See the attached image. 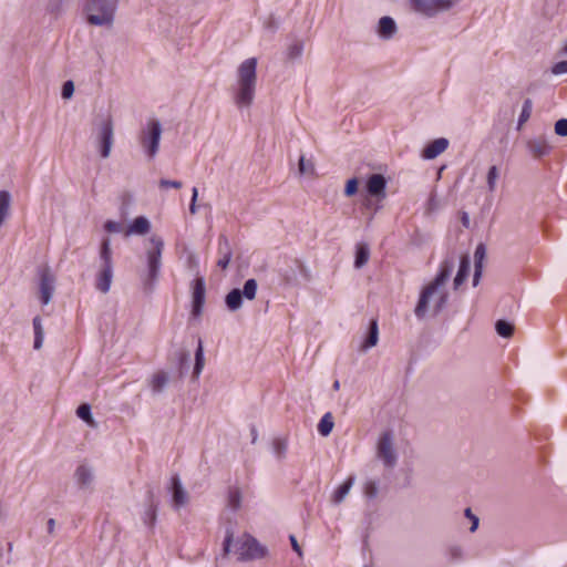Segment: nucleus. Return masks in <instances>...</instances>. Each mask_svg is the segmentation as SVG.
Here are the masks:
<instances>
[{
	"label": "nucleus",
	"instance_id": "6",
	"mask_svg": "<svg viewBox=\"0 0 567 567\" xmlns=\"http://www.w3.org/2000/svg\"><path fill=\"white\" fill-rule=\"evenodd\" d=\"M394 434L391 430L383 431L375 445V456L382 462L385 468L392 470L396 466L399 454L394 445Z\"/></svg>",
	"mask_w": 567,
	"mask_h": 567
},
{
	"label": "nucleus",
	"instance_id": "34",
	"mask_svg": "<svg viewBox=\"0 0 567 567\" xmlns=\"http://www.w3.org/2000/svg\"><path fill=\"white\" fill-rule=\"evenodd\" d=\"M101 259L103 265H111L112 260V250H111V241L109 238H104L101 245Z\"/></svg>",
	"mask_w": 567,
	"mask_h": 567
},
{
	"label": "nucleus",
	"instance_id": "3",
	"mask_svg": "<svg viewBox=\"0 0 567 567\" xmlns=\"http://www.w3.org/2000/svg\"><path fill=\"white\" fill-rule=\"evenodd\" d=\"M456 262H458V270L454 278L453 284H464L467 280L471 270V260L467 255L457 257L455 254H451L446 257L441 266L436 278L431 284H444L452 275Z\"/></svg>",
	"mask_w": 567,
	"mask_h": 567
},
{
	"label": "nucleus",
	"instance_id": "54",
	"mask_svg": "<svg viewBox=\"0 0 567 567\" xmlns=\"http://www.w3.org/2000/svg\"><path fill=\"white\" fill-rule=\"evenodd\" d=\"M55 527V519L50 518L48 520V533L52 534Z\"/></svg>",
	"mask_w": 567,
	"mask_h": 567
},
{
	"label": "nucleus",
	"instance_id": "62",
	"mask_svg": "<svg viewBox=\"0 0 567 567\" xmlns=\"http://www.w3.org/2000/svg\"><path fill=\"white\" fill-rule=\"evenodd\" d=\"M9 550H12V544L8 543Z\"/></svg>",
	"mask_w": 567,
	"mask_h": 567
},
{
	"label": "nucleus",
	"instance_id": "15",
	"mask_svg": "<svg viewBox=\"0 0 567 567\" xmlns=\"http://www.w3.org/2000/svg\"><path fill=\"white\" fill-rule=\"evenodd\" d=\"M217 252H218V259H217L216 266L221 271H224L228 267V265L231 260V257H233V249H231L229 239L227 238L226 235H223V234L219 235Z\"/></svg>",
	"mask_w": 567,
	"mask_h": 567
},
{
	"label": "nucleus",
	"instance_id": "60",
	"mask_svg": "<svg viewBox=\"0 0 567 567\" xmlns=\"http://www.w3.org/2000/svg\"><path fill=\"white\" fill-rule=\"evenodd\" d=\"M245 284L252 285V284H256V280L255 279H248Z\"/></svg>",
	"mask_w": 567,
	"mask_h": 567
},
{
	"label": "nucleus",
	"instance_id": "56",
	"mask_svg": "<svg viewBox=\"0 0 567 567\" xmlns=\"http://www.w3.org/2000/svg\"><path fill=\"white\" fill-rule=\"evenodd\" d=\"M102 293H107L110 291L111 286H97Z\"/></svg>",
	"mask_w": 567,
	"mask_h": 567
},
{
	"label": "nucleus",
	"instance_id": "1",
	"mask_svg": "<svg viewBox=\"0 0 567 567\" xmlns=\"http://www.w3.org/2000/svg\"><path fill=\"white\" fill-rule=\"evenodd\" d=\"M447 300L446 286H424L414 308V315L420 320L425 317H435L446 307Z\"/></svg>",
	"mask_w": 567,
	"mask_h": 567
},
{
	"label": "nucleus",
	"instance_id": "29",
	"mask_svg": "<svg viewBox=\"0 0 567 567\" xmlns=\"http://www.w3.org/2000/svg\"><path fill=\"white\" fill-rule=\"evenodd\" d=\"M485 256V248L483 245H478L475 249V270L473 275V284H478L481 272H482V260Z\"/></svg>",
	"mask_w": 567,
	"mask_h": 567
},
{
	"label": "nucleus",
	"instance_id": "42",
	"mask_svg": "<svg viewBox=\"0 0 567 567\" xmlns=\"http://www.w3.org/2000/svg\"><path fill=\"white\" fill-rule=\"evenodd\" d=\"M179 361V375L183 377L189 367L190 355L188 352H181L178 357Z\"/></svg>",
	"mask_w": 567,
	"mask_h": 567
},
{
	"label": "nucleus",
	"instance_id": "30",
	"mask_svg": "<svg viewBox=\"0 0 567 567\" xmlns=\"http://www.w3.org/2000/svg\"><path fill=\"white\" fill-rule=\"evenodd\" d=\"M76 415L81 420H83L86 424L91 426H95L94 419L92 416L91 405L87 403H82L76 409Z\"/></svg>",
	"mask_w": 567,
	"mask_h": 567
},
{
	"label": "nucleus",
	"instance_id": "50",
	"mask_svg": "<svg viewBox=\"0 0 567 567\" xmlns=\"http://www.w3.org/2000/svg\"><path fill=\"white\" fill-rule=\"evenodd\" d=\"M289 540H290L292 549L298 554V556L301 557L302 556V550H301L300 545L298 544V540H297L296 536L295 535H290L289 536Z\"/></svg>",
	"mask_w": 567,
	"mask_h": 567
},
{
	"label": "nucleus",
	"instance_id": "45",
	"mask_svg": "<svg viewBox=\"0 0 567 567\" xmlns=\"http://www.w3.org/2000/svg\"><path fill=\"white\" fill-rule=\"evenodd\" d=\"M358 179L357 178H350L344 188V194L347 196H353L358 192Z\"/></svg>",
	"mask_w": 567,
	"mask_h": 567
},
{
	"label": "nucleus",
	"instance_id": "40",
	"mask_svg": "<svg viewBox=\"0 0 567 567\" xmlns=\"http://www.w3.org/2000/svg\"><path fill=\"white\" fill-rule=\"evenodd\" d=\"M498 178V168L496 166H492L487 173V186L489 192H494L496 187V181Z\"/></svg>",
	"mask_w": 567,
	"mask_h": 567
},
{
	"label": "nucleus",
	"instance_id": "16",
	"mask_svg": "<svg viewBox=\"0 0 567 567\" xmlns=\"http://www.w3.org/2000/svg\"><path fill=\"white\" fill-rule=\"evenodd\" d=\"M169 373L159 370L156 371L150 379H148V386L151 389L152 395L157 396L161 395L167 388L169 383Z\"/></svg>",
	"mask_w": 567,
	"mask_h": 567
},
{
	"label": "nucleus",
	"instance_id": "5",
	"mask_svg": "<svg viewBox=\"0 0 567 567\" xmlns=\"http://www.w3.org/2000/svg\"><path fill=\"white\" fill-rule=\"evenodd\" d=\"M235 547L239 561L262 559L268 555L267 547L261 545L254 536L247 533L236 539Z\"/></svg>",
	"mask_w": 567,
	"mask_h": 567
},
{
	"label": "nucleus",
	"instance_id": "55",
	"mask_svg": "<svg viewBox=\"0 0 567 567\" xmlns=\"http://www.w3.org/2000/svg\"><path fill=\"white\" fill-rule=\"evenodd\" d=\"M251 436H252V443H255L257 441V437H258V432H257V429L255 426L251 427Z\"/></svg>",
	"mask_w": 567,
	"mask_h": 567
},
{
	"label": "nucleus",
	"instance_id": "2",
	"mask_svg": "<svg viewBox=\"0 0 567 567\" xmlns=\"http://www.w3.org/2000/svg\"><path fill=\"white\" fill-rule=\"evenodd\" d=\"M257 60L249 58L238 68V91L236 93V104L238 106H249L252 103L256 87Z\"/></svg>",
	"mask_w": 567,
	"mask_h": 567
},
{
	"label": "nucleus",
	"instance_id": "51",
	"mask_svg": "<svg viewBox=\"0 0 567 567\" xmlns=\"http://www.w3.org/2000/svg\"><path fill=\"white\" fill-rule=\"evenodd\" d=\"M302 47L300 44H293L289 48V56L297 58L301 54Z\"/></svg>",
	"mask_w": 567,
	"mask_h": 567
},
{
	"label": "nucleus",
	"instance_id": "32",
	"mask_svg": "<svg viewBox=\"0 0 567 567\" xmlns=\"http://www.w3.org/2000/svg\"><path fill=\"white\" fill-rule=\"evenodd\" d=\"M228 506L233 511H238L241 506V492L238 487H230L228 489Z\"/></svg>",
	"mask_w": 567,
	"mask_h": 567
},
{
	"label": "nucleus",
	"instance_id": "25",
	"mask_svg": "<svg viewBox=\"0 0 567 567\" xmlns=\"http://www.w3.org/2000/svg\"><path fill=\"white\" fill-rule=\"evenodd\" d=\"M205 365L204 346L203 341L198 339L197 348L195 351V364L193 368V378L198 379Z\"/></svg>",
	"mask_w": 567,
	"mask_h": 567
},
{
	"label": "nucleus",
	"instance_id": "13",
	"mask_svg": "<svg viewBox=\"0 0 567 567\" xmlns=\"http://www.w3.org/2000/svg\"><path fill=\"white\" fill-rule=\"evenodd\" d=\"M158 501L155 498L154 491L148 488L146 492V508L142 515V520L145 526L153 528L157 518Z\"/></svg>",
	"mask_w": 567,
	"mask_h": 567
},
{
	"label": "nucleus",
	"instance_id": "46",
	"mask_svg": "<svg viewBox=\"0 0 567 567\" xmlns=\"http://www.w3.org/2000/svg\"><path fill=\"white\" fill-rule=\"evenodd\" d=\"M555 133L559 136H567V118H561L556 122Z\"/></svg>",
	"mask_w": 567,
	"mask_h": 567
},
{
	"label": "nucleus",
	"instance_id": "53",
	"mask_svg": "<svg viewBox=\"0 0 567 567\" xmlns=\"http://www.w3.org/2000/svg\"><path fill=\"white\" fill-rule=\"evenodd\" d=\"M51 281H52V278L50 277L48 270L45 269L43 275H42L40 284L45 285V284H51Z\"/></svg>",
	"mask_w": 567,
	"mask_h": 567
},
{
	"label": "nucleus",
	"instance_id": "47",
	"mask_svg": "<svg viewBox=\"0 0 567 567\" xmlns=\"http://www.w3.org/2000/svg\"><path fill=\"white\" fill-rule=\"evenodd\" d=\"M551 73L555 75L567 73V60L555 63L551 68Z\"/></svg>",
	"mask_w": 567,
	"mask_h": 567
},
{
	"label": "nucleus",
	"instance_id": "31",
	"mask_svg": "<svg viewBox=\"0 0 567 567\" xmlns=\"http://www.w3.org/2000/svg\"><path fill=\"white\" fill-rule=\"evenodd\" d=\"M287 449H288V442L286 439L277 437L274 440L272 452L279 461H281L286 457Z\"/></svg>",
	"mask_w": 567,
	"mask_h": 567
},
{
	"label": "nucleus",
	"instance_id": "37",
	"mask_svg": "<svg viewBox=\"0 0 567 567\" xmlns=\"http://www.w3.org/2000/svg\"><path fill=\"white\" fill-rule=\"evenodd\" d=\"M533 103L529 99L525 100L522 112L518 118V126H522L525 122H527L532 115Z\"/></svg>",
	"mask_w": 567,
	"mask_h": 567
},
{
	"label": "nucleus",
	"instance_id": "36",
	"mask_svg": "<svg viewBox=\"0 0 567 567\" xmlns=\"http://www.w3.org/2000/svg\"><path fill=\"white\" fill-rule=\"evenodd\" d=\"M364 495L370 498V499H373L378 496L379 494V482L375 481V480H369L365 482L364 484Z\"/></svg>",
	"mask_w": 567,
	"mask_h": 567
},
{
	"label": "nucleus",
	"instance_id": "7",
	"mask_svg": "<svg viewBox=\"0 0 567 567\" xmlns=\"http://www.w3.org/2000/svg\"><path fill=\"white\" fill-rule=\"evenodd\" d=\"M162 127L158 121L151 120L147 122L146 128L141 134V144L145 148L147 155L153 158L159 145Z\"/></svg>",
	"mask_w": 567,
	"mask_h": 567
},
{
	"label": "nucleus",
	"instance_id": "38",
	"mask_svg": "<svg viewBox=\"0 0 567 567\" xmlns=\"http://www.w3.org/2000/svg\"><path fill=\"white\" fill-rule=\"evenodd\" d=\"M299 172L302 175H313L315 165L312 161L307 159L303 155L299 158Z\"/></svg>",
	"mask_w": 567,
	"mask_h": 567
},
{
	"label": "nucleus",
	"instance_id": "9",
	"mask_svg": "<svg viewBox=\"0 0 567 567\" xmlns=\"http://www.w3.org/2000/svg\"><path fill=\"white\" fill-rule=\"evenodd\" d=\"M413 9L424 16L433 17L453 7L452 0H411Z\"/></svg>",
	"mask_w": 567,
	"mask_h": 567
},
{
	"label": "nucleus",
	"instance_id": "22",
	"mask_svg": "<svg viewBox=\"0 0 567 567\" xmlns=\"http://www.w3.org/2000/svg\"><path fill=\"white\" fill-rule=\"evenodd\" d=\"M527 147L534 157L548 154L550 147L544 138H535L527 143Z\"/></svg>",
	"mask_w": 567,
	"mask_h": 567
},
{
	"label": "nucleus",
	"instance_id": "33",
	"mask_svg": "<svg viewBox=\"0 0 567 567\" xmlns=\"http://www.w3.org/2000/svg\"><path fill=\"white\" fill-rule=\"evenodd\" d=\"M495 330L498 333V336H501L503 338H509L513 336L514 326H513V323H511L504 319H499L495 323Z\"/></svg>",
	"mask_w": 567,
	"mask_h": 567
},
{
	"label": "nucleus",
	"instance_id": "35",
	"mask_svg": "<svg viewBox=\"0 0 567 567\" xmlns=\"http://www.w3.org/2000/svg\"><path fill=\"white\" fill-rule=\"evenodd\" d=\"M55 286H40V301L43 306H47L50 303L53 295H54V289Z\"/></svg>",
	"mask_w": 567,
	"mask_h": 567
},
{
	"label": "nucleus",
	"instance_id": "23",
	"mask_svg": "<svg viewBox=\"0 0 567 567\" xmlns=\"http://www.w3.org/2000/svg\"><path fill=\"white\" fill-rule=\"evenodd\" d=\"M396 31L395 22L390 17H382L379 21L378 32L380 37L390 39Z\"/></svg>",
	"mask_w": 567,
	"mask_h": 567
},
{
	"label": "nucleus",
	"instance_id": "44",
	"mask_svg": "<svg viewBox=\"0 0 567 567\" xmlns=\"http://www.w3.org/2000/svg\"><path fill=\"white\" fill-rule=\"evenodd\" d=\"M464 515L466 518L470 519L471 522V527H470V532L471 533H474L477 530L478 528V525H480V518L472 512V509L470 507H467L465 511H464Z\"/></svg>",
	"mask_w": 567,
	"mask_h": 567
},
{
	"label": "nucleus",
	"instance_id": "28",
	"mask_svg": "<svg viewBox=\"0 0 567 567\" xmlns=\"http://www.w3.org/2000/svg\"><path fill=\"white\" fill-rule=\"evenodd\" d=\"M333 426H334V422H333L332 413L327 412L326 414H323V416L321 417V420L318 423V432L322 436H328L332 432Z\"/></svg>",
	"mask_w": 567,
	"mask_h": 567
},
{
	"label": "nucleus",
	"instance_id": "26",
	"mask_svg": "<svg viewBox=\"0 0 567 567\" xmlns=\"http://www.w3.org/2000/svg\"><path fill=\"white\" fill-rule=\"evenodd\" d=\"M370 257V249L368 244L365 243H359L355 247V261L354 266L357 268H361L363 265H365Z\"/></svg>",
	"mask_w": 567,
	"mask_h": 567
},
{
	"label": "nucleus",
	"instance_id": "39",
	"mask_svg": "<svg viewBox=\"0 0 567 567\" xmlns=\"http://www.w3.org/2000/svg\"><path fill=\"white\" fill-rule=\"evenodd\" d=\"M233 544H234V530L231 527H227L226 532H225V538L223 542L224 556H227L230 553Z\"/></svg>",
	"mask_w": 567,
	"mask_h": 567
},
{
	"label": "nucleus",
	"instance_id": "41",
	"mask_svg": "<svg viewBox=\"0 0 567 567\" xmlns=\"http://www.w3.org/2000/svg\"><path fill=\"white\" fill-rule=\"evenodd\" d=\"M112 277V265H103L100 272L99 284H111Z\"/></svg>",
	"mask_w": 567,
	"mask_h": 567
},
{
	"label": "nucleus",
	"instance_id": "61",
	"mask_svg": "<svg viewBox=\"0 0 567 567\" xmlns=\"http://www.w3.org/2000/svg\"><path fill=\"white\" fill-rule=\"evenodd\" d=\"M195 284H197V285L203 284V279H200V278L196 279V280H195Z\"/></svg>",
	"mask_w": 567,
	"mask_h": 567
},
{
	"label": "nucleus",
	"instance_id": "17",
	"mask_svg": "<svg viewBox=\"0 0 567 567\" xmlns=\"http://www.w3.org/2000/svg\"><path fill=\"white\" fill-rule=\"evenodd\" d=\"M205 302H206L205 286H194L193 295H192V309H190V316L193 318H199L202 316Z\"/></svg>",
	"mask_w": 567,
	"mask_h": 567
},
{
	"label": "nucleus",
	"instance_id": "24",
	"mask_svg": "<svg viewBox=\"0 0 567 567\" xmlns=\"http://www.w3.org/2000/svg\"><path fill=\"white\" fill-rule=\"evenodd\" d=\"M354 484V476H349L334 492L332 496V502L334 504H340L343 502L346 496L349 494L351 487Z\"/></svg>",
	"mask_w": 567,
	"mask_h": 567
},
{
	"label": "nucleus",
	"instance_id": "57",
	"mask_svg": "<svg viewBox=\"0 0 567 567\" xmlns=\"http://www.w3.org/2000/svg\"><path fill=\"white\" fill-rule=\"evenodd\" d=\"M332 389L338 391L340 389V382L338 380H336L332 384Z\"/></svg>",
	"mask_w": 567,
	"mask_h": 567
},
{
	"label": "nucleus",
	"instance_id": "59",
	"mask_svg": "<svg viewBox=\"0 0 567 567\" xmlns=\"http://www.w3.org/2000/svg\"><path fill=\"white\" fill-rule=\"evenodd\" d=\"M561 53H563V54H567V43L563 47V49H561Z\"/></svg>",
	"mask_w": 567,
	"mask_h": 567
},
{
	"label": "nucleus",
	"instance_id": "49",
	"mask_svg": "<svg viewBox=\"0 0 567 567\" xmlns=\"http://www.w3.org/2000/svg\"><path fill=\"white\" fill-rule=\"evenodd\" d=\"M159 187L161 188H168V187H173V188H181L182 187V183L178 182V181H168V179H161L159 181Z\"/></svg>",
	"mask_w": 567,
	"mask_h": 567
},
{
	"label": "nucleus",
	"instance_id": "20",
	"mask_svg": "<svg viewBox=\"0 0 567 567\" xmlns=\"http://www.w3.org/2000/svg\"><path fill=\"white\" fill-rule=\"evenodd\" d=\"M447 146L449 141L446 138H436L423 150V157L426 159H433L442 154L447 148Z\"/></svg>",
	"mask_w": 567,
	"mask_h": 567
},
{
	"label": "nucleus",
	"instance_id": "18",
	"mask_svg": "<svg viewBox=\"0 0 567 567\" xmlns=\"http://www.w3.org/2000/svg\"><path fill=\"white\" fill-rule=\"evenodd\" d=\"M151 230V223L144 216H138L125 228L124 237L132 235H146Z\"/></svg>",
	"mask_w": 567,
	"mask_h": 567
},
{
	"label": "nucleus",
	"instance_id": "4",
	"mask_svg": "<svg viewBox=\"0 0 567 567\" xmlns=\"http://www.w3.org/2000/svg\"><path fill=\"white\" fill-rule=\"evenodd\" d=\"M117 0H87L84 6L87 22L93 25L111 24Z\"/></svg>",
	"mask_w": 567,
	"mask_h": 567
},
{
	"label": "nucleus",
	"instance_id": "21",
	"mask_svg": "<svg viewBox=\"0 0 567 567\" xmlns=\"http://www.w3.org/2000/svg\"><path fill=\"white\" fill-rule=\"evenodd\" d=\"M379 341V326L377 319H371L367 331L365 339L361 344V350L367 351L378 344Z\"/></svg>",
	"mask_w": 567,
	"mask_h": 567
},
{
	"label": "nucleus",
	"instance_id": "52",
	"mask_svg": "<svg viewBox=\"0 0 567 567\" xmlns=\"http://www.w3.org/2000/svg\"><path fill=\"white\" fill-rule=\"evenodd\" d=\"M197 196H198V190H197L196 187H194L193 188V194H192L190 206H189V210H190L192 214L196 213Z\"/></svg>",
	"mask_w": 567,
	"mask_h": 567
},
{
	"label": "nucleus",
	"instance_id": "48",
	"mask_svg": "<svg viewBox=\"0 0 567 567\" xmlns=\"http://www.w3.org/2000/svg\"><path fill=\"white\" fill-rule=\"evenodd\" d=\"M74 92V85L71 81H68L63 84V87H62V96L64 99H69L72 96Z\"/></svg>",
	"mask_w": 567,
	"mask_h": 567
},
{
	"label": "nucleus",
	"instance_id": "43",
	"mask_svg": "<svg viewBox=\"0 0 567 567\" xmlns=\"http://www.w3.org/2000/svg\"><path fill=\"white\" fill-rule=\"evenodd\" d=\"M126 227H124L121 223L115 220H107L104 224V229L107 233H122L124 235V230Z\"/></svg>",
	"mask_w": 567,
	"mask_h": 567
},
{
	"label": "nucleus",
	"instance_id": "19",
	"mask_svg": "<svg viewBox=\"0 0 567 567\" xmlns=\"http://www.w3.org/2000/svg\"><path fill=\"white\" fill-rule=\"evenodd\" d=\"M386 181L381 174H373L367 182L368 193L372 196L381 198L385 197Z\"/></svg>",
	"mask_w": 567,
	"mask_h": 567
},
{
	"label": "nucleus",
	"instance_id": "27",
	"mask_svg": "<svg viewBox=\"0 0 567 567\" xmlns=\"http://www.w3.org/2000/svg\"><path fill=\"white\" fill-rule=\"evenodd\" d=\"M33 330H34V342L33 348L39 350L43 344L44 331L42 327V320L39 316L34 317L32 320Z\"/></svg>",
	"mask_w": 567,
	"mask_h": 567
},
{
	"label": "nucleus",
	"instance_id": "8",
	"mask_svg": "<svg viewBox=\"0 0 567 567\" xmlns=\"http://www.w3.org/2000/svg\"><path fill=\"white\" fill-rule=\"evenodd\" d=\"M152 248L147 251L148 277L156 280L161 268L162 251L164 243L159 237L153 236L150 239Z\"/></svg>",
	"mask_w": 567,
	"mask_h": 567
},
{
	"label": "nucleus",
	"instance_id": "14",
	"mask_svg": "<svg viewBox=\"0 0 567 567\" xmlns=\"http://www.w3.org/2000/svg\"><path fill=\"white\" fill-rule=\"evenodd\" d=\"M74 480L81 491L92 489L94 471L87 464H80L74 472Z\"/></svg>",
	"mask_w": 567,
	"mask_h": 567
},
{
	"label": "nucleus",
	"instance_id": "10",
	"mask_svg": "<svg viewBox=\"0 0 567 567\" xmlns=\"http://www.w3.org/2000/svg\"><path fill=\"white\" fill-rule=\"evenodd\" d=\"M258 286H244V289L234 288L227 293L225 303L230 311H236L243 306L244 299L252 300L256 297Z\"/></svg>",
	"mask_w": 567,
	"mask_h": 567
},
{
	"label": "nucleus",
	"instance_id": "58",
	"mask_svg": "<svg viewBox=\"0 0 567 567\" xmlns=\"http://www.w3.org/2000/svg\"><path fill=\"white\" fill-rule=\"evenodd\" d=\"M468 223H470V221H468V217H467V215H466V214H464V216H463V224H464V226H466V227H467V226H468Z\"/></svg>",
	"mask_w": 567,
	"mask_h": 567
},
{
	"label": "nucleus",
	"instance_id": "11",
	"mask_svg": "<svg viewBox=\"0 0 567 567\" xmlns=\"http://www.w3.org/2000/svg\"><path fill=\"white\" fill-rule=\"evenodd\" d=\"M100 154L103 158L110 156L113 145V124L110 118L105 120L99 130Z\"/></svg>",
	"mask_w": 567,
	"mask_h": 567
},
{
	"label": "nucleus",
	"instance_id": "12",
	"mask_svg": "<svg viewBox=\"0 0 567 567\" xmlns=\"http://www.w3.org/2000/svg\"><path fill=\"white\" fill-rule=\"evenodd\" d=\"M172 494V503L175 509H179L188 503V493L184 488L178 475H173L168 487Z\"/></svg>",
	"mask_w": 567,
	"mask_h": 567
}]
</instances>
